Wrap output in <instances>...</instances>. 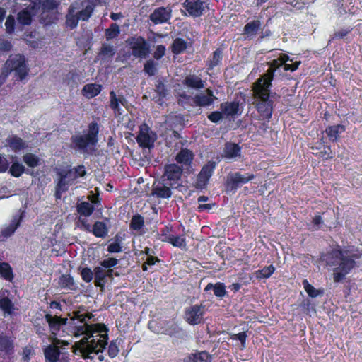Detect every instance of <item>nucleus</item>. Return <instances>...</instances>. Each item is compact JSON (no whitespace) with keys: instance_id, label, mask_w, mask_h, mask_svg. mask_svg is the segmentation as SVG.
Here are the masks:
<instances>
[{"instance_id":"1","label":"nucleus","mask_w":362,"mask_h":362,"mask_svg":"<svg viewBox=\"0 0 362 362\" xmlns=\"http://www.w3.org/2000/svg\"><path fill=\"white\" fill-rule=\"evenodd\" d=\"M288 62H293V59L285 54H281L277 59L270 62L269 70L253 85L255 100L253 103L263 118L269 119L272 115V103L269 97L274 72L282 66L285 71H294L300 64V61L292 64Z\"/></svg>"},{"instance_id":"2","label":"nucleus","mask_w":362,"mask_h":362,"mask_svg":"<svg viewBox=\"0 0 362 362\" xmlns=\"http://www.w3.org/2000/svg\"><path fill=\"white\" fill-rule=\"evenodd\" d=\"M71 320L77 319L83 325L76 327L75 335L83 336L78 341V349L83 356L87 358H93L91 354H97L103 351L107 344V329L104 325H88L86 319L90 318L89 313H82L80 311L74 313Z\"/></svg>"},{"instance_id":"3","label":"nucleus","mask_w":362,"mask_h":362,"mask_svg":"<svg viewBox=\"0 0 362 362\" xmlns=\"http://www.w3.org/2000/svg\"><path fill=\"white\" fill-rule=\"evenodd\" d=\"M358 257V255L350 250H333L329 254L327 263L332 267L334 281H342L354 268L356 259Z\"/></svg>"},{"instance_id":"4","label":"nucleus","mask_w":362,"mask_h":362,"mask_svg":"<svg viewBox=\"0 0 362 362\" xmlns=\"http://www.w3.org/2000/svg\"><path fill=\"white\" fill-rule=\"evenodd\" d=\"M97 0H83L71 4L66 16V25L70 29L77 27L80 20L86 21L91 16Z\"/></svg>"},{"instance_id":"5","label":"nucleus","mask_w":362,"mask_h":362,"mask_svg":"<svg viewBox=\"0 0 362 362\" xmlns=\"http://www.w3.org/2000/svg\"><path fill=\"white\" fill-rule=\"evenodd\" d=\"M29 72L28 61L23 54L11 55L6 61L0 76V86L10 74H13L17 79H24Z\"/></svg>"},{"instance_id":"6","label":"nucleus","mask_w":362,"mask_h":362,"mask_svg":"<svg viewBox=\"0 0 362 362\" xmlns=\"http://www.w3.org/2000/svg\"><path fill=\"white\" fill-rule=\"evenodd\" d=\"M99 127L97 123L91 122L88 126L87 134L76 135L72 137V142L75 148L86 152L88 148L94 146L98 142Z\"/></svg>"},{"instance_id":"7","label":"nucleus","mask_w":362,"mask_h":362,"mask_svg":"<svg viewBox=\"0 0 362 362\" xmlns=\"http://www.w3.org/2000/svg\"><path fill=\"white\" fill-rule=\"evenodd\" d=\"M86 175V170L83 165H78L76 168L69 169L66 173H60V180L57 185V192H64L68 189L69 185H74L76 180Z\"/></svg>"},{"instance_id":"8","label":"nucleus","mask_w":362,"mask_h":362,"mask_svg":"<svg viewBox=\"0 0 362 362\" xmlns=\"http://www.w3.org/2000/svg\"><path fill=\"white\" fill-rule=\"evenodd\" d=\"M126 42L127 47L131 49L132 55L135 57L146 58L150 52L148 43L141 37L134 36L129 37Z\"/></svg>"},{"instance_id":"9","label":"nucleus","mask_w":362,"mask_h":362,"mask_svg":"<svg viewBox=\"0 0 362 362\" xmlns=\"http://www.w3.org/2000/svg\"><path fill=\"white\" fill-rule=\"evenodd\" d=\"M156 139V134L151 130L147 124H143L140 126L136 137V141L140 146L150 148L153 146Z\"/></svg>"},{"instance_id":"10","label":"nucleus","mask_w":362,"mask_h":362,"mask_svg":"<svg viewBox=\"0 0 362 362\" xmlns=\"http://www.w3.org/2000/svg\"><path fill=\"white\" fill-rule=\"evenodd\" d=\"M51 341L52 344L48 346L45 350L46 359L49 362H57L60 355H62V359L64 360V354L59 350V346H62L63 345L67 346L69 343L65 341H60L56 337H52Z\"/></svg>"},{"instance_id":"11","label":"nucleus","mask_w":362,"mask_h":362,"mask_svg":"<svg viewBox=\"0 0 362 362\" xmlns=\"http://www.w3.org/2000/svg\"><path fill=\"white\" fill-rule=\"evenodd\" d=\"M204 313V306L194 305L186 308L185 317L188 323L197 325L202 322Z\"/></svg>"},{"instance_id":"12","label":"nucleus","mask_w":362,"mask_h":362,"mask_svg":"<svg viewBox=\"0 0 362 362\" xmlns=\"http://www.w3.org/2000/svg\"><path fill=\"white\" fill-rule=\"evenodd\" d=\"M215 167V163L212 162L209 163L202 168L201 172L198 175L196 182V187L197 188L203 189L206 187L209 180L212 175Z\"/></svg>"},{"instance_id":"13","label":"nucleus","mask_w":362,"mask_h":362,"mask_svg":"<svg viewBox=\"0 0 362 362\" xmlns=\"http://www.w3.org/2000/svg\"><path fill=\"white\" fill-rule=\"evenodd\" d=\"M45 317L49 325L50 332L54 336L57 335L58 332L67 322V318H62L49 313L46 314Z\"/></svg>"},{"instance_id":"14","label":"nucleus","mask_w":362,"mask_h":362,"mask_svg":"<svg viewBox=\"0 0 362 362\" xmlns=\"http://www.w3.org/2000/svg\"><path fill=\"white\" fill-rule=\"evenodd\" d=\"M172 11L168 7H160L156 9L150 16V19L155 24L166 23L171 18Z\"/></svg>"},{"instance_id":"15","label":"nucleus","mask_w":362,"mask_h":362,"mask_svg":"<svg viewBox=\"0 0 362 362\" xmlns=\"http://www.w3.org/2000/svg\"><path fill=\"white\" fill-rule=\"evenodd\" d=\"M184 6L189 14L194 17L200 16L204 10V3L200 0H186Z\"/></svg>"},{"instance_id":"16","label":"nucleus","mask_w":362,"mask_h":362,"mask_svg":"<svg viewBox=\"0 0 362 362\" xmlns=\"http://www.w3.org/2000/svg\"><path fill=\"white\" fill-rule=\"evenodd\" d=\"M5 146L9 147L11 151L16 153L28 147L26 142L16 135L8 136L5 141Z\"/></svg>"},{"instance_id":"17","label":"nucleus","mask_w":362,"mask_h":362,"mask_svg":"<svg viewBox=\"0 0 362 362\" xmlns=\"http://www.w3.org/2000/svg\"><path fill=\"white\" fill-rule=\"evenodd\" d=\"M151 194L158 198L168 199L171 197L172 192L168 185L161 182H156L153 185Z\"/></svg>"},{"instance_id":"18","label":"nucleus","mask_w":362,"mask_h":362,"mask_svg":"<svg viewBox=\"0 0 362 362\" xmlns=\"http://www.w3.org/2000/svg\"><path fill=\"white\" fill-rule=\"evenodd\" d=\"M8 296L9 293L8 291H0V308L5 315H11L14 310V305Z\"/></svg>"},{"instance_id":"19","label":"nucleus","mask_w":362,"mask_h":362,"mask_svg":"<svg viewBox=\"0 0 362 362\" xmlns=\"http://www.w3.org/2000/svg\"><path fill=\"white\" fill-rule=\"evenodd\" d=\"M21 221V216H16L13 218L11 223L8 226H5L1 228L0 239L4 240L10 237L16 230Z\"/></svg>"},{"instance_id":"20","label":"nucleus","mask_w":362,"mask_h":362,"mask_svg":"<svg viewBox=\"0 0 362 362\" xmlns=\"http://www.w3.org/2000/svg\"><path fill=\"white\" fill-rule=\"evenodd\" d=\"M110 106L111 109L114 111L115 115H122L121 109L119 105H122L124 106L126 105V99L123 95H117L114 91H111L110 93Z\"/></svg>"},{"instance_id":"21","label":"nucleus","mask_w":362,"mask_h":362,"mask_svg":"<svg viewBox=\"0 0 362 362\" xmlns=\"http://www.w3.org/2000/svg\"><path fill=\"white\" fill-rule=\"evenodd\" d=\"M241 156L240 147L234 143H227L225 145L223 157L228 159H237Z\"/></svg>"},{"instance_id":"22","label":"nucleus","mask_w":362,"mask_h":362,"mask_svg":"<svg viewBox=\"0 0 362 362\" xmlns=\"http://www.w3.org/2000/svg\"><path fill=\"white\" fill-rule=\"evenodd\" d=\"M215 99L216 98L213 95V92L210 89H206L195 96L194 102L199 106H208L212 104Z\"/></svg>"},{"instance_id":"23","label":"nucleus","mask_w":362,"mask_h":362,"mask_svg":"<svg viewBox=\"0 0 362 362\" xmlns=\"http://www.w3.org/2000/svg\"><path fill=\"white\" fill-rule=\"evenodd\" d=\"M182 170V168L175 165L170 164L165 166L164 177L168 180L176 181L180 179Z\"/></svg>"},{"instance_id":"24","label":"nucleus","mask_w":362,"mask_h":362,"mask_svg":"<svg viewBox=\"0 0 362 362\" xmlns=\"http://www.w3.org/2000/svg\"><path fill=\"white\" fill-rule=\"evenodd\" d=\"M253 178V174L247 173L245 175H242L240 173H235L228 176V180L233 185L238 187L240 185L247 183Z\"/></svg>"},{"instance_id":"25","label":"nucleus","mask_w":362,"mask_h":362,"mask_svg":"<svg viewBox=\"0 0 362 362\" xmlns=\"http://www.w3.org/2000/svg\"><path fill=\"white\" fill-rule=\"evenodd\" d=\"M184 362H211V356L206 351H199L189 354Z\"/></svg>"},{"instance_id":"26","label":"nucleus","mask_w":362,"mask_h":362,"mask_svg":"<svg viewBox=\"0 0 362 362\" xmlns=\"http://www.w3.org/2000/svg\"><path fill=\"white\" fill-rule=\"evenodd\" d=\"M36 5L30 6L18 13V20L23 25H29L31 23V18L35 13Z\"/></svg>"},{"instance_id":"27","label":"nucleus","mask_w":362,"mask_h":362,"mask_svg":"<svg viewBox=\"0 0 362 362\" xmlns=\"http://www.w3.org/2000/svg\"><path fill=\"white\" fill-rule=\"evenodd\" d=\"M101 91V86L97 83H88L83 86L82 94L87 98H93Z\"/></svg>"},{"instance_id":"28","label":"nucleus","mask_w":362,"mask_h":362,"mask_svg":"<svg viewBox=\"0 0 362 362\" xmlns=\"http://www.w3.org/2000/svg\"><path fill=\"white\" fill-rule=\"evenodd\" d=\"M345 129V126L341 124H337L328 127L325 132L329 139L332 141H335L339 139L340 134L343 133Z\"/></svg>"},{"instance_id":"29","label":"nucleus","mask_w":362,"mask_h":362,"mask_svg":"<svg viewBox=\"0 0 362 362\" xmlns=\"http://www.w3.org/2000/svg\"><path fill=\"white\" fill-rule=\"evenodd\" d=\"M184 83L187 87L194 89H200L204 86V81L196 75H189L186 76Z\"/></svg>"},{"instance_id":"30","label":"nucleus","mask_w":362,"mask_h":362,"mask_svg":"<svg viewBox=\"0 0 362 362\" xmlns=\"http://www.w3.org/2000/svg\"><path fill=\"white\" fill-rule=\"evenodd\" d=\"M221 110L226 116L235 115L239 111V103L237 102L222 103Z\"/></svg>"},{"instance_id":"31","label":"nucleus","mask_w":362,"mask_h":362,"mask_svg":"<svg viewBox=\"0 0 362 362\" xmlns=\"http://www.w3.org/2000/svg\"><path fill=\"white\" fill-rule=\"evenodd\" d=\"M11 159L13 163L10 168L9 173L12 176L18 177L25 172V167L16 160V157L13 156Z\"/></svg>"},{"instance_id":"32","label":"nucleus","mask_w":362,"mask_h":362,"mask_svg":"<svg viewBox=\"0 0 362 362\" xmlns=\"http://www.w3.org/2000/svg\"><path fill=\"white\" fill-rule=\"evenodd\" d=\"M13 349V340L6 336L0 335V351L10 354Z\"/></svg>"},{"instance_id":"33","label":"nucleus","mask_w":362,"mask_h":362,"mask_svg":"<svg viewBox=\"0 0 362 362\" xmlns=\"http://www.w3.org/2000/svg\"><path fill=\"white\" fill-rule=\"evenodd\" d=\"M95 284L97 286H103L105 283L106 273L105 269L101 265L94 269Z\"/></svg>"},{"instance_id":"34","label":"nucleus","mask_w":362,"mask_h":362,"mask_svg":"<svg viewBox=\"0 0 362 362\" xmlns=\"http://www.w3.org/2000/svg\"><path fill=\"white\" fill-rule=\"evenodd\" d=\"M91 231L96 237L104 238L107 235L108 230L103 222L96 221L94 223Z\"/></svg>"},{"instance_id":"35","label":"nucleus","mask_w":362,"mask_h":362,"mask_svg":"<svg viewBox=\"0 0 362 362\" xmlns=\"http://www.w3.org/2000/svg\"><path fill=\"white\" fill-rule=\"evenodd\" d=\"M94 207L91 203L88 202H83L78 204L77 211L83 216L87 217L92 214Z\"/></svg>"},{"instance_id":"36","label":"nucleus","mask_w":362,"mask_h":362,"mask_svg":"<svg viewBox=\"0 0 362 362\" xmlns=\"http://www.w3.org/2000/svg\"><path fill=\"white\" fill-rule=\"evenodd\" d=\"M193 158V153L188 149H182L176 156V160L181 164H189Z\"/></svg>"},{"instance_id":"37","label":"nucleus","mask_w":362,"mask_h":362,"mask_svg":"<svg viewBox=\"0 0 362 362\" xmlns=\"http://www.w3.org/2000/svg\"><path fill=\"white\" fill-rule=\"evenodd\" d=\"M302 284L305 291L310 297L316 298L318 296H322L323 294V290L316 289L311 284H309L307 279H304Z\"/></svg>"},{"instance_id":"38","label":"nucleus","mask_w":362,"mask_h":362,"mask_svg":"<svg viewBox=\"0 0 362 362\" xmlns=\"http://www.w3.org/2000/svg\"><path fill=\"white\" fill-rule=\"evenodd\" d=\"M115 48L109 44L104 43L102 45L99 55L103 59L112 58L115 54Z\"/></svg>"},{"instance_id":"39","label":"nucleus","mask_w":362,"mask_h":362,"mask_svg":"<svg viewBox=\"0 0 362 362\" xmlns=\"http://www.w3.org/2000/svg\"><path fill=\"white\" fill-rule=\"evenodd\" d=\"M261 23L259 21H253L245 26V33L249 36H254L259 30Z\"/></svg>"},{"instance_id":"40","label":"nucleus","mask_w":362,"mask_h":362,"mask_svg":"<svg viewBox=\"0 0 362 362\" xmlns=\"http://www.w3.org/2000/svg\"><path fill=\"white\" fill-rule=\"evenodd\" d=\"M24 163L30 168H35L40 164V158L35 154L28 153L23 156Z\"/></svg>"},{"instance_id":"41","label":"nucleus","mask_w":362,"mask_h":362,"mask_svg":"<svg viewBox=\"0 0 362 362\" xmlns=\"http://www.w3.org/2000/svg\"><path fill=\"white\" fill-rule=\"evenodd\" d=\"M186 42L180 38L175 39L172 45V52L175 54H178L182 52L184 50L186 49Z\"/></svg>"},{"instance_id":"42","label":"nucleus","mask_w":362,"mask_h":362,"mask_svg":"<svg viewBox=\"0 0 362 362\" xmlns=\"http://www.w3.org/2000/svg\"><path fill=\"white\" fill-rule=\"evenodd\" d=\"M275 268L273 265L264 267L262 269L258 270L255 272L257 279H267L270 277L274 272Z\"/></svg>"},{"instance_id":"43","label":"nucleus","mask_w":362,"mask_h":362,"mask_svg":"<svg viewBox=\"0 0 362 362\" xmlns=\"http://www.w3.org/2000/svg\"><path fill=\"white\" fill-rule=\"evenodd\" d=\"M166 240L174 247L184 248L186 246L185 238L183 235L175 236L173 235L172 238H168Z\"/></svg>"},{"instance_id":"44","label":"nucleus","mask_w":362,"mask_h":362,"mask_svg":"<svg viewBox=\"0 0 362 362\" xmlns=\"http://www.w3.org/2000/svg\"><path fill=\"white\" fill-rule=\"evenodd\" d=\"M120 33L119 27L116 23H112L110 27L105 30V37L107 40L114 39L118 36Z\"/></svg>"},{"instance_id":"45","label":"nucleus","mask_w":362,"mask_h":362,"mask_svg":"<svg viewBox=\"0 0 362 362\" xmlns=\"http://www.w3.org/2000/svg\"><path fill=\"white\" fill-rule=\"evenodd\" d=\"M144 221L141 216H134L132 218L130 226L134 230H141L144 227Z\"/></svg>"},{"instance_id":"46","label":"nucleus","mask_w":362,"mask_h":362,"mask_svg":"<svg viewBox=\"0 0 362 362\" xmlns=\"http://www.w3.org/2000/svg\"><path fill=\"white\" fill-rule=\"evenodd\" d=\"M0 274L6 280H11L13 275L10 265L7 263L0 264Z\"/></svg>"},{"instance_id":"47","label":"nucleus","mask_w":362,"mask_h":362,"mask_svg":"<svg viewBox=\"0 0 362 362\" xmlns=\"http://www.w3.org/2000/svg\"><path fill=\"white\" fill-rule=\"evenodd\" d=\"M158 63L153 60H148L145 64L144 70L149 76H153L157 71Z\"/></svg>"},{"instance_id":"48","label":"nucleus","mask_w":362,"mask_h":362,"mask_svg":"<svg viewBox=\"0 0 362 362\" xmlns=\"http://www.w3.org/2000/svg\"><path fill=\"white\" fill-rule=\"evenodd\" d=\"M59 285L63 288H71L74 286L73 279L69 275H62L59 280Z\"/></svg>"},{"instance_id":"49","label":"nucleus","mask_w":362,"mask_h":362,"mask_svg":"<svg viewBox=\"0 0 362 362\" xmlns=\"http://www.w3.org/2000/svg\"><path fill=\"white\" fill-rule=\"evenodd\" d=\"M214 295L217 297H223L226 295L225 286L222 283H217L214 286Z\"/></svg>"},{"instance_id":"50","label":"nucleus","mask_w":362,"mask_h":362,"mask_svg":"<svg viewBox=\"0 0 362 362\" xmlns=\"http://www.w3.org/2000/svg\"><path fill=\"white\" fill-rule=\"evenodd\" d=\"M221 58H222V54H221V50H219V49L216 50L214 52L212 59L210 61L211 69L217 66L220 63Z\"/></svg>"},{"instance_id":"51","label":"nucleus","mask_w":362,"mask_h":362,"mask_svg":"<svg viewBox=\"0 0 362 362\" xmlns=\"http://www.w3.org/2000/svg\"><path fill=\"white\" fill-rule=\"evenodd\" d=\"M81 277L86 282H90L93 277V273L89 268H83L81 272Z\"/></svg>"},{"instance_id":"52","label":"nucleus","mask_w":362,"mask_h":362,"mask_svg":"<svg viewBox=\"0 0 362 362\" xmlns=\"http://www.w3.org/2000/svg\"><path fill=\"white\" fill-rule=\"evenodd\" d=\"M58 4L56 0H45L42 4L43 10L52 11L57 8Z\"/></svg>"},{"instance_id":"53","label":"nucleus","mask_w":362,"mask_h":362,"mask_svg":"<svg viewBox=\"0 0 362 362\" xmlns=\"http://www.w3.org/2000/svg\"><path fill=\"white\" fill-rule=\"evenodd\" d=\"M118 262V260L115 258H107L104 259L100 265L105 269H110L111 267H115Z\"/></svg>"},{"instance_id":"54","label":"nucleus","mask_w":362,"mask_h":362,"mask_svg":"<svg viewBox=\"0 0 362 362\" xmlns=\"http://www.w3.org/2000/svg\"><path fill=\"white\" fill-rule=\"evenodd\" d=\"M119 347L115 341H112L108 346V354L110 357L115 358L119 353Z\"/></svg>"},{"instance_id":"55","label":"nucleus","mask_w":362,"mask_h":362,"mask_svg":"<svg viewBox=\"0 0 362 362\" xmlns=\"http://www.w3.org/2000/svg\"><path fill=\"white\" fill-rule=\"evenodd\" d=\"M247 338V334L245 332H240L238 334H234L231 336V339L233 340H239L241 343L242 348L245 346V340Z\"/></svg>"},{"instance_id":"56","label":"nucleus","mask_w":362,"mask_h":362,"mask_svg":"<svg viewBox=\"0 0 362 362\" xmlns=\"http://www.w3.org/2000/svg\"><path fill=\"white\" fill-rule=\"evenodd\" d=\"M15 19L12 16H9L6 21L5 25L8 33H12L14 30Z\"/></svg>"},{"instance_id":"57","label":"nucleus","mask_w":362,"mask_h":362,"mask_svg":"<svg viewBox=\"0 0 362 362\" xmlns=\"http://www.w3.org/2000/svg\"><path fill=\"white\" fill-rule=\"evenodd\" d=\"M350 32L349 29L344 28L338 30L337 32H335L331 37V39L329 40V42L331 40H334L337 38H343L345 37Z\"/></svg>"},{"instance_id":"58","label":"nucleus","mask_w":362,"mask_h":362,"mask_svg":"<svg viewBox=\"0 0 362 362\" xmlns=\"http://www.w3.org/2000/svg\"><path fill=\"white\" fill-rule=\"evenodd\" d=\"M165 46L161 45H158L154 52L153 57L156 59H160L165 55Z\"/></svg>"},{"instance_id":"59","label":"nucleus","mask_w":362,"mask_h":362,"mask_svg":"<svg viewBox=\"0 0 362 362\" xmlns=\"http://www.w3.org/2000/svg\"><path fill=\"white\" fill-rule=\"evenodd\" d=\"M9 166V162L7 158L0 154V173L6 172Z\"/></svg>"},{"instance_id":"60","label":"nucleus","mask_w":362,"mask_h":362,"mask_svg":"<svg viewBox=\"0 0 362 362\" xmlns=\"http://www.w3.org/2000/svg\"><path fill=\"white\" fill-rule=\"evenodd\" d=\"M156 91L160 98H164L166 95L167 90L165 89L164 84L160 81H158L156 84Z\"/></svg>"},{"instance_id":"61","label":"nucleus","mask_w":362,"mask_h":362,"mask_svg":"<svg viewBox=\"0 0 362 362\" xmlns=\"http://www.w3.org/2000/svg\"><path fill=\"white\" fill-rule=\"evenodd\" d=\"M107 251L110 253L119 252L121 251V246L119 243L112 242L108 245Z\"/></svg>"},{"instance_id":"62","label":"nucleus","mask_w":362,"mask_h":362,"mask_svg":"<svg viewBox=\"0 0 362 362\" xmlns=\"http://www.w3.org/2000/svg\"><path fill=\"white\" fill-rule=\"evenodd\" d=\"M223 114L222 112H213L209 115L208 118L213 122H218L222 119Z\"/></svg>"},{"instance_id":"63","label":"nucleus","mask_w":362,"mask_h":362,"mask_svg":"<svg viewBox=\"0 0 362 362\" xmlns=\"http://www.w3.org/2000/svg\"><path fill=\"white\" fill-rule=\"evenodd\" d=\"M158 259L152 255H150L147 257L146 261L143 265V269L145 271L147 269L146 264L148 265H154L156 262H158Z\"/></svg>"},{"instance_id":"64","label":"nucleus","mask_w":362,"mask_h":362,"mask_svg":"<svg viewBox=\"0 0 362 362\" xmlns=\"http://www.w3.org/2000/svg\"><path fill=\"white\" fill-rule=\"evenodd\" d=\"M12 47L11 43L4 39H0V49L3 51H9Z\"/></svg>"}]
</instances>
